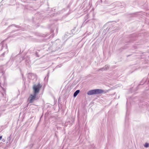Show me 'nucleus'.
Instances as JSON below:
<instances>
[{
    "instance_id": "nucleus-8",
    "label": "nucleus",
    "mask_w": 149,
    "mask_h": 149,
    "mask_svg": "<svg viewBox=\"0 0 149 149\" xmlns=\"http://www.w3.org/2000/svg\"><path fill=\"white\" fill-rule=\"evenodd\" d=\"M2 136H0V140H1L2 138Z\"/></svg>"
},
{
    "instance_id": "nucleus-5",
    "label": "nucleus",
    "mask_w": 149,
    "mask_h": 149,
    "mask_svg": "<svg viewBox=\"0 0 149 149\" xmlns=\"http://www.w3.org/2000/svg\"><path fill=\"white\" fill-rule=\"evenodd\" d=\"M80 92V90H77L74 93V97H76L78 94Z\"/></svg>"
},
{
    "instance_id": "nucleus-7",
    "label": "nucleus",
    "mask_w": 149,
    "mask_h": 149,
    "mask_svg": "<svg viewBox=\"0 0 149 149\" xmlns=\"http://www.w3.org/2000/svg\"><path fill=\"white\" fill-rule=\"evenodd\" d=\"M144 146L145 148H148L149 146V145L148 143H145V144L144 145Z\"/></svg>"
},
{
    "instance_id": "nucleus-3",
    "label": "nucleus",
    "mask_w": 149,
    "mask_h": 149,
    "mask_svg": "<svg viewBox=\"0 0 149 149\" xmlns=\"http://www.w3.org/2000/svg\"><path fill=\"white\" fill-rule=\"evenodd\" d=\"M37 95L33 93L31 94L28 99V101L29 103H33L36 100Z\"/></svg>"
},
{
    "instance_id": "nucleus-1",
    "label": "nucleus",
    "mask_w": 149,
    "mask_h": 149,
    "mask_svg": "<svg viewBox=\"0 0 149 149\" xmlns=\"http://www.w3.org/2000/svg\"><path fill=\"white\" fill-rule=\"evenodd\" d=\"M104 92V91L101 89H95L89 91L87 94L89 95L100 94Z\"/></svg>"
},
{
    "instance_id": "nucleus-4",
    "label": "nucleus",
    "mask_w": 149,
    "mask_h": 149,
    "mask_svg": "<svg viewBox=\"0 0 149 149\" xmlns=\"http://www.w3.org/2000/svg\"><path fill=\"white\" fill-rule=\"evenodd\" d=\"M109 66L108 65H105L104 67L100 69V70L101 71L106 70L108 69L109 68Z\"/></svg>"
},
{
    "instance_id": "nucleus-9",
    "label": "nucleus",
    "mask_w": 149,
    "mask_h": 149,
    "mask_svg": "<svg viewBox=\"0 0 149 149\" xmlns=\"http://www.w3.org/2000/svg\"><path fill=\"white\" fill-rule=\"evenodd\" d=\"M2 136H0V140H1L2 138Z\"/></svg>"
},
{
    "instance_id": "nucleus-6",
    "label": "nucleus",
    "mask_w": 149,
    "mask_h": 149,
    "mask_svg": "<svg viewBox=\"0 0 149 149\" xmlns=\"http://www.w3.org/2000/svg\"><path fill=\"white\" fill-rule=\"evenodd\" d=\"M32 76H34V74L32 73H29L28 74V77L29 78L31 79L32 78Z\"/></svg>"
},
{
    "instance_id": "nucleus-2",
    "label": "nucleus",
    "mask_w": 149,
    "mask_h": 149,
    "mask_svg": "<svg viewBox=\"0 0 149 149\" xmlns=\"http://www.w3.org/2000/svg\"><path fill=\"white\" fill-rule=\"evenodd\" d=\"M41 87L42 85L40 83L34 85L33 87V93L37 95L39 93Z\"/></svg>"
}]
</instances>
